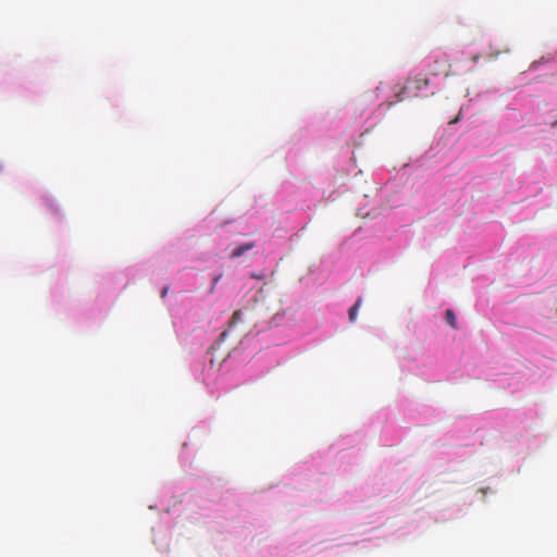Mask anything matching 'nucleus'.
Instances as JSON below:
<instances>
[{
    "label": "nucleus",
    "mask_w": 557,
    "mask_h": 557,
    "mask_svg": "<svg viewBox=\"0 0 557 557\" xmlns=\"http://www.w3.org/2000/svg\"><path fill=\"white\" fill-rule=\"evenodd\" d=\"M243 321H244V320H243V311H242V310H236V311L232 314V317H231V319H230V321H228V323H227V329H226V330H224V331L221 333L220 337H221L222 339H224V338L228 335V333H230V332H232L234 329H236V326H237L239 323H243Z\"/></svg>",
    "instance_id": "nucleus-1"
},
{
    "label": "nucleus",
    "mask_w": 557,
    "mask_h": 557,
    "mask_svg": "<svg viewBox=\"0 0 557 557\" xmlns=\"http://www.w3.org/2000/svg\"><path fill=\"white\" fill-rule=\"evenodd\" d=\"M255 247H256V244L253 242L244 243V244L239 245L238 247L234 248L233 251L231 252L230 257L232 259H237V258L242 257L244 253H246L247 251L253 249Z\"/></svg>",
    "instance_id": "nucleus-2"
},
{
    "label": "nucleus",
    "mask_w": 557,
    "mask_h": 557,
    "mask_svg": "<svg viewBox=\"0 0 557 557\" xmlns=\"http://www.w3.org/2000/svg\"><path fill=\"white\" fill-rule=\"evenodd\" d=\"M362 305V299L359 297L356 302L354 304V306L349 309V320L350 322H355L357 320V312L359 310V308L361 307Z\"/></svg>",
    "instance_id": "nucleus-3"
},
{
    "label": "nucleus",
    "mask_w": 557,
    "mask_h": 557,
    "mask_svg": "<svg viewBox=\"0 0 557 557\" xmlns=\"http://www.w3.org/2000/svg\"><path fill=\"white\" fill-rule=\"evenodd\" d=\"M445 320H446L447 324L450 325L453 329L458 327L455 312L451 309H447L445 311Z\"/></svg>",
    "instance_id": "nucleus-4"
},
{
    "label": "nucleus",
    "mask_w": 557,
    "mask_h": 557,
    "mask_svg": "<svg viewBox=\"0 0 557 557\" xmlns=\"http://www.w3.org/2000/svg\"><path fill=\"white\" fill-rule=\"evenodd\" d=\"M220 278H221V275H219V276L214 277V280H213V285H212V288H211V290H212V292H213V289H214L215 285L219 283Z\"/></svg>",
    "instance_id": "nucleus-5"
},
{
    "label": "nucleus",
    "mask_w": 557,
    "mask_h": 557,
    "mask_svg": "<svg viewBox=\"0 0 557 557\" xmlns=\"http://www.w3.org/2000/svg\"><path fill=\"white\" fill-rule=\"evenodd\" d=\"M168 292H169V287L165 286L162 292H161V298H164L166 295H168Z\"/></svg>",
    "instance_id": "nucleus-6"
},
{
    "label": "nucleus",
    "mask_w": 557,
    "mask_h": 557,
    "mask_svg": "<svg viewBox=\"0 0 557 557\" xmlns=\"http://www.w3.org/2000/svg\"><path fill=\"white\" fill-rule=\"evenodd\" d=\"M458 121H459V115H458V116H456L454 120H451L449 123H450V124H454V123H457Z\"/></svg>",
    "instance_id": "nucleus-7"
},
{
    "label": "nucleus",
    "mask_w": 557,
    "mask_h": 557,
    "mask_svg": "<svg viewBox=\"0 0 557 557\" xmlns=\"http://www.w3.org/2000/svg\"><path fill=\"white\" fill-rule=\"evenodd\" d=\"M554 125H557V121L553 123Z\"/></svg>",
    "instance_id": "nucleus-8"
}]
</instances>
